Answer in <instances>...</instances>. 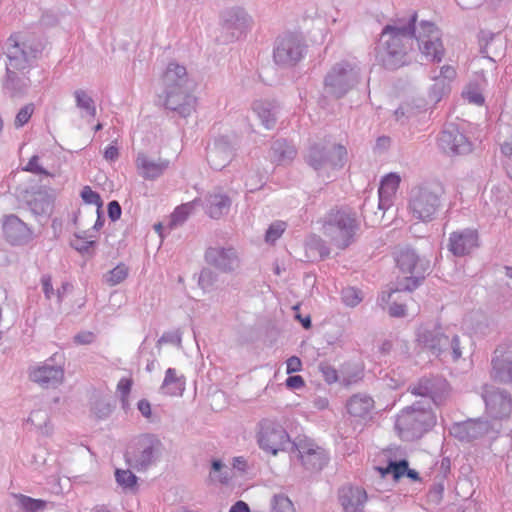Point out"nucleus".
<instances>
[{
    "mask_svg": "<svg viewBox=\"0 0 512 512\" xmlns=\"http://www.w3.org/2000/svg\"><path fill=\"white\" fill-rule=\"evenodd\" d=\"M417 12L385 25L376 46V59L386 69L394 70L408 63L416 37Z\"/></svg>",
    "mask_w": 512,
    "mask_h": 512,
    "instance_id": "1",
    "label": "nucleus"
},
{
    "mask_svg": "<svg viewBox=\"0 0 512 512\" xmlns=\"http://www.w3.org/2000/svg\"><path fill=\"white\" fill-rule=\"evenodd\" d=\"M436 424V415L423 402L405 407L396 418L395 428L401 439L413 441L421 438Z\"/></svg>",
    "mask_w": 512,
    "mask_h": 512,
    "instance_id": "2",
    "label": "nucleus"
},
{
    "mask_svg": "<svg viewBox=\"0 0 512 512\" xmlns=\"http://www.w3.org/2000/svg\"><path fill=\"white\" fill-rule=\"evenodd\" d=\"M44 50L42 40L35 36L11 35L7 40L6 67L29 71Z\"/></svg>",
    "mask_w": 512,
    "mask_h": 512,
    "instance_id": "3",
    "label": "nucleus"
},
{
    "mask_svg": "<svg viewBox=\"0 0 512 512\" xmlns=\"http://www.w3.org/2000/svg\"><path fill=\"white\" fill-rule=\"evenodd\" d=\"M163 451L162 441L154 434H142L128 447L126 463L138 472L147 471L159 461Z\"/></svg>",
    "mask_w": 512,
    "mask_h": 512,
    "instance_id": "4",
    "label": "nucleus"
},
{
    "mask_svg": "<svg viewBox=\"0 0 512 512\" xmlns=\"http://www.w3.org/2000/svg\"><path fill=\"white\" fill-rule=\"evenodd\" d=\"M361 80V67L355 61L343 60L334 64L324 78V89L340 99L354 89Z\"/></svg>",
    "mask_w": 512,
    "mask_h": 512,
    "instance_id": "5",
    "label": "nucleus"
},
{
    "mask_svg": "<svg viewBox=\"0 0 512 512\" xmlns=\"http://www.w3.org/2000/svg\"><path fill=\"white\" fill-rule=\"evenodd\" d=\"M395 261L400 272L405 275L403 280L397 282V289L412 292L419 287L429 269V262L419 257L410 247L398 249L395 252Z\"/></svg>",
    "mask_w": 512,
    "mask_h": 512,
    "instance_id": "6",
    "label": "nucleus"
},
{
    "mask_svg": "<svg viewBox=\"0 0 512 512\" xmlns=\"http://www.w3.org/2000/svg\"><path fill=\"white\" fill-rule=\"evenodd\" d=\"M356 214L347 210H332L325 218L323 233L340 249L348 247L358 229Z\"/></svg>",
    "mask_w": 512,
    "mask_h": 512,
    "instance_id": "7",
    "label": "nucleus"
},
{
    "mask_svg": "<svg viewBox=\"0 0 512 512\" xmlns=\"http://www.w3.org/2000/svg\"><path fill=\"white\" fill-rule=\"evenodd\" d=\"M440 206V189L435 185H422L411 191L409 211L414 219L432 221Z\"/></svg>",
    "mask_w": 512,
    "mask_h": 512,
    "instance_id": "8",
    "label": "nucleus"
},
{
    "mask_svg": "<svg viewBox=\"0 0 512 512\" xmlns=\"http://www.w3.org/2000/svg\"><path fill=\"white\" fill-rule=\"evenodd\" d=\"M256 439L260 449L273 456L293 444L286 429L278 421L269 418L258 423Z\"/></svg>",
    "mask_w": 512,
    "mask_h": 512,
    "instance_id": "9",
    "label": "nucleus"
},
{
    "mask_svg": "<svg viewBox=\"0 0 512 512\" xmlns=\"http://www.w3.org/2000/svg\"><path fill=\"white\" fill-rule=\"evenodd\" d=\"M347 150L343 145H333L331 148L314 143L309 146L305 155V161L315 171L321 172L328 169H340L344 166Z\"/></svg>",
    "mask_w": 512,
    "mask_h": 512,
    "instance_id": "10",
    "label": "nucleus"
},
{
    "mask_svg": "<svg viewBox=\"0 0 512 512\" xmlns=\"http://www.w3.org/2000/svg\"><path fill=\"white\" fill-rule=\"evenodd\" d=\"M415 42L422 55L432 62H441L445 55V48L441 40L438 27L429 21H421L416 27Z\"/></svg>",
    "mask_w": 512,
    "mask_h": 512,
    "instance_id": "11",
    "label": "nucleus"
},
{
    "mask_svg": "<svg viewBox=\"0 0 512 512\" xmlns=\"http://www.w3.org/2000/svg\"><path fill=\"white\" fill-rule=\"evenodd\" d=\"M304 39L297 34L287 33L276 39L273 58L277 65L291 67L302 60L306 53Z\"/></svg>",
    "mask_w": 512,
    "mask_h": 512,
    "instance_id": "12",
    "label": "nucleus"
},
{
    "mask_svg": "<svg viewBox=\"0 0 512 512\" xmlns=\"http://www.w3.org/2000/svg\"><path fill=\"white\" fill-rule=\"evenodd\" d=\"M292 452L297 453L303 468L311 473L321 471L329 461L328 452L307 437L297 438L292 444Z\"/></svg>",
    "mask_w": 512,
    "mask_h": 512,
    "instance_id": "13",
    "label": "nucleus"
},
{
    "mask_svg": "<svg viewBox=\"0 0 512 512\" xmlns=\"http://www.w3.org/2000/svg\"><path fill=\"white\" fill-rule=\"evenodd\" d=\"M252 18L242 7L225 9L221 14V29L225 42H234L251 28Z\"/></svg>",
    "mask_w": 512,
    "mask_h": 512,
    "instance_id": "14",
    "label": "nucleus"
},
{
    "mask_svg": "<svg viewBox=\"0 0 512 512\" xmlns=\"http://www.w3.org/2000/svg\"><path fill=\"white\" fill-rule=\"evenodd\" d=\"M491 378L504 384H512V338L495 349L491 359Z\"/></svg>",
    "mask_w": 512,
    "mask_h": 512,
    "instance_id": "15",
    "label": "nucleus"
},
{
    "mask_svg": "<svg viewBox=\"0 0 512 512\" xmlns=\"http://www.w3.org/2000/svg\"><path fill=\"white\" fill-rule=\"evenodd\" d=\"M409 390L413 395L429 398L435 405H441L449 394V384L442 377H423Z\"/></svg>",
    "mask_w": 512,
    "mask_h": 512,
    "instance_id": "16",
    "label": "nucleus"
},
{
    "mask_svg": "<svg viewBox=\"0 0 512 512\" xmlns=\"http://www.w3.org/2000/svg\"><path fill=\"white\" fill-rule=\"evenodd\" d=\"M438 145L449 155H464L472 150V143L454 124H448L440 133Z\"/></svg>",
    "mask_w": 512,
    "mask_h": 512,
    "instance_id": "17",
    "label": "nucleus"
},
{
    "mask_svg": "<svg viewBox=\"0 0 512 512\" xmlns=\"http://www.w3.org/2000/svg\"><path fill=\"white\" fill-rule=\"evenodd\" d=\"M205 261L223 273H233L240 267V257L234 247L214 246L207 248Z\"/></svg>",
    "mask_w": 512,
    "mask_h": 512,
    "instance_id": "18",
    "label": "nucleus"
},
{
    "mask_svg": "<svg viewBox=\"0 0 512 512\" xmlns=\"http://www.w3.org/2000/svg\"><path fill=\"white\" fill-rule=\"evenodd\" d=\"M483 399L487 414L494 419H503L512 411L511 395L503 389L486 387L483 392Z\"/></svg>",
    "mask_w": 512,
    "mask_h": 512,
    "instance_id": "19",
    "label": "nucleus"
},
{
    "mask_svg": "<svg viewBox=\"0 0 512 512\" xmlns=\"http://www.w3.org/2000/svg\"><path fill=\"white\" fill-rule=\"evenodd\" d=\"M237 145L228 136L217 137L208 147L207 160L214 170H222L235 157Z\"/></svg>",
    "mask_w": 512,
    "mask_h": 512,
    "instance_id": "20",
    "label": "nucleus"
},
{
    "mask_svg": "<svg viewBox=\"0 0 512 512\" xmlns=\"http://www.w3.org/2000/svg\"><path fill=\"white\" fill-rule=\"evenodd\" d=\"M164 106L182 118L189 117L196 109L197 99L187 88L164 90Z\"/></svg>",
    "mask_w": 512,
    "mask_h": 512,
    "instance_id": "21",
    "label": "nucleus"
},
{
    "mask_svg": "<svg viewBox=\"0 0 512 512\" xmlns=\"http://www.w3.org/2000/svg\"><path fill=\"white\" fill-rule=\"evenodd\" d=\"M57 354L46 360L41 365L31 368L30 379L42 387H56L62 383L64 370L61 364L54 363Z\"/></svg>",
    "mask_w": 512,
    "mask_h": 512,
    "instance_id": "22",
    "label": "nucleus"
},
{
    "mask_svg": "<svg viewBox=\"0 0 512 512\" xmlns=\"http://www.w3.org/2000/svg\"><path fill=\"white\" fill-rule=\"evenodd\" d=\"M2 230L6 241L13 246L26 245L33 239V230L15 214L3 217Z\"/></svg>",
    "mask_w": 512,
    "mask_h": 512,
    "instance_id": "23",
    "label": "nucleus"
},
{
    "mask_svg": "<svg viewBox=\"0 0 512 512\" xmlns=\"http://www.w3.org/2000/svg\"><path fill=\"white\" fill-rule=\"evenodd\" d=\"M491 428L489 421L481 419H469L456 422L449 428V433L462 442H471L486 435Z\"/></svg>",
    "mask_w": 512,
    "mask_h": 512,
    "instance_id": "24",
    "label": "nucleus"
},
{
    "mask_svg": "<svg viewBox=\"0 0 512 512\" xmlns=\"http://www.w3.org/2000/svg\"><path fill=\"white\" fill-rule=\"evenodd\" d=\"M417 341L433 354L440 355L448 351V335L440 326H421L417 331Z\"/></svg>",
    "mask_w": 512,
    "mask_h": 512,
    "instance_id": "25",
    "label": "nucleus"
},
{
    "mask_svg": "<svg viewBox=\"0 0 512 512\" xmlns=\"http://www.w3.org/2000/svg\"><path fill=\"white\" fill-rule=\"evenodd\" d=\"M29 71L20 72L19 70L6 67V75L2 81L3 93L10 98H22L31 86L30 78L27 76Z\"/></svg>",
    "mask_w": 512,
    "mask_h": 512,
    "instance_id": "26",
    "label": "nucleus"
},
{
    "mask_svg": "<svg viewBox=\"0 0 512 512\" xmlns=\"http://www.w3.org/2000/svg\"><path fill=\"white\" fill-rule=\"evenodd\" d=\"M338 500L344 512H363L368 495L360 486L344 485L338 490Z\"/></svg>",
    "mask_w": 512,
    "mask_h": 512,
    "instance_id": "27",
    "label": "nucleus"
},
{
    "mask_svg": "<svg viewBox=\"0 0 512 512\" xmlns=\"http://www.w3.org/2000/svg\"><path fill=\"white\" fill-rule=\"evenodd\" d=\"M170 161L158 157L151 158L144 152H139L135 158V166L139 176L145 180H155L161 177L169 168Z\"/></svg>",
    "mask_w": 512,
    "mask_h": 512,
    "instance_id": "28",
    "label": "nucleus"
},
{
    "mask_svg": "<svg viewBox=\"0 0 512 512\" xmlns=\"http://www.w3.org/2000/svg\"><path fill=\"white\" fill-rule=\"evenodd\" d=\"M478 246V233L474 229H463L452 232L449 236V251L455 256L469 254Z\"/></svg>",
    "mask_w": 512,
    "mask_h": 512,
    "instance_id": "29",
    "label": "nucleus"
},
{
    "mask_svg": "<svg viewBox=\"0 0 512 512\" xmlns=\"http://www.w3.org/2000/svg\"><path fill=\"white\" fill-rule=\"evenodd\" d=\"M231 204V198L219 190L206 195L203 207L210 218L219 219L228 214Z\"/></svg>",
    "mask_w": 512,
    "mask_h": 512,
    "instance_id": "30",
    "label": "nucleus"
},
{
    "mask_svg": "<svg viewBox=\"0 0 512 512\" xmlns=\"http://www.w3.org/2000/svg\"><path fill=\"white\" fill-rule=\"evenodd\" d=\"M26 203L35 217H49L53 212L54 198L47 190L33 192Z\"/></svg>",
    "mask_w": 512,
    "mask_h": 512,
    "instance_id": "31",
    "label": "nucleus"
},
{
    "mask_svg": "<svg viewBox=\"0 0 512 512\" xmlns=\"http://www.w3.org/2000/svg\"><path fill=\"white\" fill-rule=\"evenodd\" d=\"M400 181V176L396 173H390L383 177L378 189V207L380 210L385 211L391 207Z\"/></svg>",
    "mask_w": 512,
    "mask_h": 512,
    "instance_id": "32",
    "label": "nucleus"
},
{
    "mask_svg": "<svg viewBox=\"0 0 512 512\" xmlns=\"http://www.w3.org/2000/svg\"><path fill=\"white\" fill-rule=\"evenodd\" d=\"M186 68L176 62H170L163 75L164 90L187 88Z\"/></svg>",
    "mask_w": 512,
    "mask_h": 512,
    "instance_id": "33",
    "label": "nucleus"
},
{
    "mask_svg": "<svg viewBox=\"0 0 512 512\" xmlns=\"http://www.w3.org/2000/svg\"><path fill=\"white\" fill-rule=\"evenodd\" d=\"M75 106L80 111V116L91 122L96 117L97 107L90 93L84 89H76L73 92Z\"/></svg>",
    "mask_w": 512,
    "mask_h": 512,
    "instance_id": "34",
    "label": "nucleus"
},
{
    "mask_svg": "<svg viewBox=\"0 0 512 512\" xmlns=\"http://www.w3.org/2000/svg\"><path fill=\"white\" fill-rule=\"evenodd\" d=\"M374 407V400L366 394H355L346 404L348 413L357 418H365Z\"/></svg>",
    "mask_w": 512,
    "mask_h": 512,
    "instance_id": "35",
    "label": "nucleus"
},
{
    "mask_svg": "<svg viewBox=\"0 0 512 512\" xmlns=\"http://www.w3.org/2000/svg\"><path fill=\"white\" fill-rule=\"evenodd\" d=\"M297 154L294 145L285 139H278L271 146V159L277 164H288L293 161Z\"/></svg>",
    "mask_w": 512,
    "mask_h": 512,
    "instance_id": "36",
    "label": "nucleus"
},
{
    "mask_svg": "<svg viewBox=\"0 0 512 512\" xmlns=\"http://www.w3.org/2000/svg\"><path fill=\"white\" fill-rule=\"evenodd\" d=\"M161 390L169 396H181L185 390L184 376H178L174 368H168L165 372Z\"/></svg>",
    "mask_w": 512,
    "mask_h": 512,
    "instance_id": "37",
    "label": "nucleus"
},
{
    "mask_svg": "<svg viewBox=\"0 0 512 512\" xmlns=\"http://www.w3.org/2000/svg\"><path fill=\"white\" fill-rule=\"evenodd\" d=\"M253 111L258 115L261 123L267 129H272L276 123V106L271 102L256 101Z\"/></svg>",
    "mask_w": 512,
    "mask_h": 512,
    "instance_id": "38",
    "label": "nucleus"
},
{
    "mask_svg": "<svg viewBox=\"0 0 512 512\" xmlns=\"http://www.w3.org/2000/svg\"><path fill=\"white\" fill-rule=\"evenodd\" d=\"M17 505L25 512H40L47 506V502L41 499H34L23 494L14 495Z\"/></svg>",
    "mask_w": 512,
    "mask_h": 512,
    "instance_id": "39",
    "label": "nucleus"
},
{
    "mask_svg": "<svg viewBox=\"0 0 512 512\" xmlns=\"http://www.w3.org/2000/svg\"><path fill=\"white\" fill-rule=\"evenodd\" d=\"M193 211V202L182 204L171 214L169 226L171 229L182 225Z\"/></svg>",
    "mask_w": 512,
    "mask_h": 512,
    "instance_id": "40",
    "label": "nucleus"
},
{
    "mask_svg": "<svg viewBox=\"0 0 512 512\" xmlns=\"http://www.w3.org/2000/svg\"><path fill=\"white\" fill-rule=\"evenodd\" d=\"M270 512H296L292 501L285 494L273 495L270 500Z\"/></svg>",
    "mask_w": 512,
    "mask_h": 512,
    "instance_id": "41",
    "label": "nucleus"
},
{
    "mask_svg": "<svg viewBox=\"0 0 512 512\" xmlns=\"http://www.w3.org/2000/svg\"><path fill=\"white\" fill-rule=\"evenodd\" d=\"M115 479L124 490H133L137 485V477L130 470L116 469Z\"/></svg>",
    "mask_w": 512,
    "mask_h": 512,
    "instance_id": "42",
    "label": "nucleus"
},
{
    "mask_svg": "<svg viewBox=\"0 0 512 512\" xmlns=\"http://www.w3.org/2000/svg\"><path fill=\"white\" fill-rule=\"evenodd\" d=\"M421 107H415L410 103H404L400 105L394 112V116L396 121L400 122L401 124H405L408 122L411 118L416 116L421 110Z\"/></svg>",
    "mask_w": 512,
    "mask_h": 512,
    "instance_id": "43",
    "label": "nucleus"
},
{
    "mask_svg": "<svg viewBox=\"0 0 512 512\" xmlns=\"http://www.w3.org/2000/svg\"><path fill=\"white\" fill-rule=\"evenodd\" d=\"M434 84L431 86L429 91V98L431 101L437 103L443 96L449 93L450 85L446 83V80L438 79L436 76L433 77Z\"/></svg>",
    "mask_w": 512,
    "mask_h": 512,
    "instance_id": "44",
    "label": "nucleus"
},
{
    "mask_svg": "<svg viewBox=\"0 0 512 512\" xmlns=\"http://www.w3.org/2000/svg\"><path fill=\"white\" fill-rule=\"evenodd\" d=\"M342 302L348 307H356L362 301L361 291L354 287H346L341 292Z\"/></svg>",
    "mask_w": 512,
    "mask_h": 512,
    "instance_id": "45",
    "label": "nucleus"
},
{
    "mask_svg": "<svg viewBox=\"0 0 512 512\" xmlns=\"http://www.w3.org/2000/svg\"><path fill=\"white\" fill-rule=\"evenodd\" d=\"M128 275V269L124 264L117 265L115 268L110 270L105 278L106 282L111 285L115 286L119 283H121L123 280L126 279Z\"/></svg>",
    "mask_w": 512,
    "mask_h": 512,
    "instance_id": "46",
    "label": "nucleus"
},
{
    "mask_svg": "<svg viewBox=\"0 0 512 512\" xmlns=\"http://www.w3.org/2000/svg\"><path fill=\"white\" fill-rule=\"evenodd\" d=\"M286 229V223L283 221L273 222L267 229L265 234V241L267 243H275L284 233Z\"/></svg>",
    "mask_w": 512,
    "mask_h": 512,
    "instance_id": "47",
    "label": "nucleus"
},
{
    "mask_svg": "<svg viewBox=\"0 0 512 512\" xmlns=\"http://www.w3.org/2000/svg\"><path fill=\"white\" fill-rule=\"evenodd\" d=\"M217 281V274L208 268L201 270L198 284L203 290H210Z\"/></svg>",
    "mask_w": 512,
    "mask_h": 512,
    "instance_id": "48",
    "label": "nucleus"
},
{
    "mask_svg": "<svg viewBox=\"0 0 512 512\" xmlns=\"http://www.w3.org/2000/svg\"><path fill=\"white\" fill-rule=\"evenodd\" d=\"M34 104L33 103H29V104H26L25 106H23L17 113L16 117H15V122H14V125L16 128H20V127H23L25 124L28 123V121L30 120L31 116L33 115L34 113Z\"/></svg>",
    "mask_w": 512,
    "mask_h": 512,
    "instance_id": "49",
    "label": "nucleus"
},
{
    "mask_svg": "<svg viewBox=\"0 0 512 512\" xmlns=\"http://www.w3.org/2000/svg\"><path fill=\"white\" fill-rule=\"evenodd\" d=\"M318 369L322 375V377L324 378V380L328 383V384H333V383H336L338 381V372L337 370L332 366L330 365L329 363L327 362H321L319 365H318Z\"/></svg>",
    "mask_w": 512,
    "mask_h": 512,
    "instance_id": "50",
    "label": "nucleus"
},
{
    "mask_svg": "<svg viewBox=\"0 0 512 512\" xmlns=\"http://www.w3.org/2000/svg\"><path fill=\"white\" fill-rule=\"evenodd\" d=\"M80 195L86 204L96 205L99 211L102 206L101 197L97 192L93 191L90 186H84Z\"/></svg>",
    "mask_w": 512,
    "mask_h": 512,
    "instance_id": "51",
    "label": "nucleus"
},
{
    "mask_svg": "<svg viewBox=\"0 0 512 512\" xmlns=\"http://www.w3.org/2000/svg\"><path fill=\"white\" fill-rule=\"evenodd\" d=\"M245 187L249 192H254L262 187L263 176L258 172L249 173L245 176Z\"/></svg>",
    "mask_w": 512,
    "mask_h": 512,
    "instance_id": "52",
    "label": "nucleus"
},
{
    "mask_svg": "<svg viewBox=\"0 0 512 512\" xmlns=\"http://www.w3.org/2000/svg\"><path fill=\"white\" fill-rule=\"evenodd\" d=\"M462 96L471 104L481 106L484 103V97L476 87L469 86L463 91Z\"/></svg>",
    "mask_w": 512,
    "mask_h": 512,
    "instance_id": "53",
    "label": "nucleus"
},
{
    "mask_svg": "<svg viewBox=\"0 0 512 512\" xmlns=\"http://www.w3.org/2000/svg\"><path fill=\"white\" fill-rule=\"evenodd\" d=\"M75 238L76 239L72 242V247L81 253L89 252V250L96 244L94 240H87L79 234H76Z\"/></svg>",
    "mask_w": 512,
    "mask_h": 512,
    "instance_id": "54",
    "label": "nucleus"
},
{
    "mask_svg": "<svg viewBox=\"0 0 512 512\" xmlns=\"http://www.w3.org/2000/svg\"><path fill=\"white\" fill-rule=\"evenodd\" d=\"M23 170L37 175H49V172L39 164V157L37 155H33L30 158Z\"/></svg>",
    "mask_w": 512,
    "mask_h": 512,
    "instance_id": "55",
    "label": "nucleus"
},
{
    "mask_svg": "<svg viewBox=\"0 0 512 512\" xmlns=\"http://www.w3.org/2000/svg\"><path fill=\"white\" fill-rule=\"evenodd\" d=\"M448 342V350L452 351V358L454 361H457L462 357L460 339L457 335H452L451 337L448 335Z\"/></svg>",
    "mask_w": 512,
    "mask_h": 512,
    "instance_id": "56",
    "label": "nucleus"
},
{
    "mask_svg": "<svg viewBox=\"0 0 512 512\" xmlns=\"http://www.w3.org/2000/svg\"><path fill=\"white\" fill-rule=\"evenodd\" d=\"M408 462L406 460H400L398 462H390L389 470L392 472L394 478L399 479L405 475L408 470Z\"/></svg>",
    "mask_w": 512,
    "mask_h": 512,
    "instance_id": "57",
    "label": "nucleus"
},
{
    "mask_svg": "<svg viewBox=\"0 0 512 512\" xmlns=\"http://www.w3.org/2000/svg\"><path fill=\"white\" fill-rule=\"evenodd\" d=\"M438 79L446 80V83H450L456 78V70L453 66L444 65L440 69L439 75L436 76Z\"/></svg>",
    "mask_w": 512,
    "mask_h": 512,
    "instance_id": "58",
    "label": "nucleus"
},
{
    "mask_svg": "<svg viewBox=\"0 0 512 512\" xmlns=\"http://www.w3.org/2000/svg\"><path fill=\"white\" fill-rule=\"evenodd\" d=\"M42 290L46 299L50 300L55 295V291L52 286L51 276L45 274L41 277Z\"/></svg>",
    "mask_w": 512,
    "mask_h": 512,
    "instance_id": "59",
    "label": "nucleus"
},
{
    "mask_svg": "<svg viewBox=\"0 0 512 512\" xmlns=\"http://www.w3.org/2000/svg\"><path fill=\"white\" fill-rule=\"evenodd\" d=\"M133 381L131 378H121L117 384V391L121 396H129Z\"/></svg>",
    "mask_w": 512,
    "mask_h": 512,
    "instance_id": "60",
    "label": "nucleus"
},
{
    "mask_svg": "<svg viewBox=\"0 0 512 512\" xmlns=\"http://www.w3.org/2000/svg\"><path fill=\"white\" fill-rule=\"evenodd\" d=\"M95 339V335L92 332L84 331L80 332L74 337V341L80 345L91 344Z\"/></svg>",
    "mask_w": 512,
    "mask_h": 512,
    "instance_id": "61",
    "label": "nucleus"
},
{
    "mask_svg": "<svg viewBox=\"0 0 512 512\" xmlns=\"http://www.w3.org/2000/svg\"><path fill=\"white\" fill-rule=\"evenodd\" d=\"M121 213H122V209H121L120 204L117 201L113 200V201L109 202L108 215L112 221L118 220L121 216Z\"/></svg>",
    "mask_w": 512,
    "mask_h": 512,
    "instance_id": "62",
    "label": "nucleus"
},
{
    "mask_svg": "<svg viewBox=\"0 0 512 512\" xmlns=\"http://www.w3.org/2000/svg\"><path fill=\"white\" fill-rule=\"evenodd\" d=\"M388 313L391 317H404L406 315V306L393 302L388 308Z\"/></svg>",
    "mask_w": 512,
    "mask_h": 512,
    "instance_id": "63",
    "label": "nucleus"
},
{
    "mask_svg": "<svg viewBox=\"0 0 512 512\" xmlns=\"http://www.w3.org/2000/svg\"><path fill=\"white\" fill-rule=\"evenodd\" d=\"M301 367H302V363L298 357L291 356L290 358H288V360L286 362L287 374L298 372L301 370Z\"/></svg>",
    "mask_w": 512,
    "mask_h": 512,
    "instance_id": "64",
    "label": "nucleus"
}]
</instances>
